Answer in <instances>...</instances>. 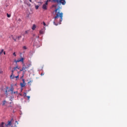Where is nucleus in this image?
<instances>
[{"label": "nucleus", "mask_w": 127, "mask_h": 127, "mask_svg": "<svg viewBox=\"0 0 127 127\" xmlns=\"http://www.w3.org/2000/svg\"><path fill=\"white\" fill-rule=\"evenodd\" d=\"M55 12L56 14V16H55V19H58L60 17V24H61V22H62V20H63V13L61 12L60 11V7H59L57 8H56L55 10Z\"/></svg>", "instance_id": "nucleus-1"}, {"label": "nucleus", "mask_w": 127, "mask_h": 127, "mask_svg": "<svg viewBox=\"0 0 127 127\" xmlns=\"http://www.w3.org/2000/svg\"><path fill=\"white\" fill-rule=\"evenodd\" d=\"M55 2H57V3H60V4H63V5H65L66 4V1L65 0H53Z\"/></svg>", "instance_id": "nucleus-2"}, {"label": "nucleus", "mask_w": 127, "mask_h": 127, "mask_svg": "<svg viewBox=\"0 0 127 127\" xmlns=\"http://www.w3.org/2000/svg\"><path fill=\"white\" fill-rule=\"evenodd\" d=\"M50 0H48L46 1L45 3L43 5L42 8L44 10H47V6H48V1Z\"/></svg>", "instance_id": "nucleus-3"}, {"label": "nucleus", "mask_w": 127, "mask_h": 127, "mask_svg": "<svg viewBox=\"0 0 127 127\" xmlns=\"http://www.w3.org/2000/svg\"><path fill=\"white\" fill-rule=\"evenodd\" d=\"M22 82L20 83V86L21 88H23V87H25V85H26V83H25V81L24 80V79H22Z\"/></svg>", "instance_id": "nucleus-4"}, {"label": "nucleus", "mask_w": 127, "mask_h": 127, "mask_svg": "<svg viewBox=\"0 0 127 127\" xmlns=\"http://www.w3.org/2000/svg\"><path fill=\"white\" fill-rule=\"evenodd\" d=\"M10 86H11V88L9 90H8V92H9L10 91V92H11V94L13 95V90H14V88L13 87V84H10Z\"/></svg>", "instance_id": "nucleus-5"}, {"label": "nucleus", "mask_w": 127, "mask_h": 127, "mask_svg": "<svg viewBox=\"0 0 127 127\" xmlns=\"http://www.w3.org/2000/svg\"><path fill=\"white\" fill-rule=\"evenodd\" d=\"M28 67L25 66V65L24 64H23V67H22V69L20 70V71H23V70H26Z\"/></svg>", "instance_id": "nucleus-6"}, {"label": "nucleus", "mask_w": 127, "mask_h": 127, "mask_svg": "<svg viewBox=\"0 0 127 127\" xmlns=\"http://www.w3.org/2000/svg\"><path fill=\"white\" fill-rule=\"evenodd\" d=\"M10 125H11V121H8V124H5L6 127H7V126H10Z\"/></svg>", "instance_id": "nucleus-7"}, {"label": "nucleus", "mask_w": 127, "mask_h": 127, "mask_svg": "<svg viewBox=\"0 0 127 127\" xmlns=\"http://www.w3.org/2000/svg\"><path fill=\"white\" fill-rule=\"evenodd\" d=\"M24 59L23 58H21V59H20V62H22V63H24Z\"/></svg>", "instance_id": "nucleus-8"}, {"label": "nucleus", "mask_w": 127, "mask_h": 127, "mask_svg": "<svg viewBox=\"0 0 127 127\" xmlns=\"http://www.w3.org/2000/svg\"><path fill=\"white\" fill-rule=\"evenodd\" d=\"M36 28V26L35 25H33V27H32V29L33 30H35V29Z\"/></svg>", "instance_id": "nucleus-9"}, {"label": "nucleus", "mask_w": 127, "mask_h": 127, "mask_svg": "<svg viewBox=\"0 0 127 127\" xmlns=\"http://www.w3.org/2000/svg\"><path fill=\"white\" fill-rule=\"evenodd\" d=\"M3 125H4V123L2 122V123L0 124V127H3Z\"/></svg>", "instance_id": "nucleus-10"}, {"label": "nucleus", "mask_w": 127, "mask_h": 127, "mask_svg": "<svg viewBox=\"0 0 127 127\" xmlns=\"http://www.w3.org/2000/svg\"><path fill=\"white\" fill-rule=\"evenodd\" d=\"M5 94H6V97L8 96V94H7V90L5 91Z\"/></svg>", "instance_id": "nucleus-11"}, {"label": "nucleus", "mask_w": 127, "mask_h": 127, "mask_svg": "<svg viewBox=\"0 0 127 127\" xmlns=\"http://www.w3.org/2000/svg\"><path fill=\"white\" fill-rule=\"evenodd\" d=\"M2 106H4L5 105V103H6V101H5V100L3 101L2 102Z\"/></svg>", "instance_id": "nucleus-12"}, {"label": "nucleus", "mask_w": 127, "mask_h": 127, "mask_svg": "<svg viewBox=\"0 0 127 127\" xmlns=\"http://www.w3.org/2000/svg\"><path fill=\"white\" fill-rule=\"evenodd\" d=\"M2 53H3V49L1 50L0 52V55H1Z\"/></svg>", "instance_id": "nucleus-13"}, {"label": "nucleus", "mask_w": 127, "mask_h": 127, "mask_svg": "<svg viewBox=\"0 0 127 127\" xmlns=\"http://www.w3.org/2000/svg\"><path fill=\"white\" fill-rule=\"evenodd\" d=\"M14 71H15V69H14V67L13 68V69L12 70L11 72H12V75H13V72H14Z\"/></svg>", "instance_id": "nucleus-14"}, {"label": "nucleus", "mask_w": 127, "mask_h": 127, "mask_svg": "<svg viewBox=\"0 0 127 127\" xmlns=\"http://www.w3.org/2000/svg\"><path fill=\"white\" fill-rule=\"evenodd\" d=\"M22 48L24 50H26V49H27V48L26 47V46H23Z\"/></svg>", "instance_id": "nucleus-15"}, {"label": "nucleus", "mask_w": 127, "mask_h": 127, "mask_svg": "<svg viewBox=\"0 0 127 127\" xmlns=\"http://www.w3.org/2000/svg\"><path fill=\"white\" fill-rule=\"evenodd\" d=\"M39 8V5H36L35 6L36 9H38Z\"/></svg>", "instance_id": "nucleus-16"}, {"label": "nucleus", "mask_w": 127, "mask_h": 127, "mask_svg": "<svg viewBox=\"0 0 127 127\" xmlns=\"http://www.w3.org/2000/svg\"><path fill=\"white\" fill-rule=\"evenodd\" d=\"M39 32H40V34H43L44 33L43 31L42 30H40Z\"/></svg>", "instance_id": "nucleus-17"}, {"label": "nucleus", "mask_w": 127, "mask_h": 127, "mask_svg": "<svg viewBox=\"0 0 127 127\" xmlns=\"http://www.w3.org/2000/svg\"><path fill=\"white\" fill-rule=\"evenodd\" d=\"M31 65H32L31 62H30L29 64L28 65V67H30Z\"/></svg>", "instance_id": "nucleus-18"}, {"label": "nucleus", "mask_w": 127, "mask_h": 127, "mask_svg": "<svg viewBox=\"0 0 127 127\" xmlns=\"http://www.w3.org/2000/svg\"><path fill=\"white\" fill-rule=\"evenodd\" d=\"M14 70H16V69H19V68H18V66H16V67H14Z\"/></svg>", "instance_id": "nucleus-19"}, {"label": "nucleus", "mask_w": 127, "mask_h": 127, "mask_svg": "<svg viewBox=\"0 0 127 127\" xmlns=\"http://www.w3.org/2000/svg\"><path fill=\"white\" fill-rule=\"evenodd\" d=\"M11 15H10V14H8V13H7V17H10V16H11Z\"/></svg>", "instance_id": "nucleus-20"}, {"label": "nucleus", "mask_w": 127, "mask_h": 127, "mask_svg": "<svg viewBox=\"0 0 127 127\" xmlns=\"http://www.w3.org/2000/svg\"><path fill=\"white\" fill-rule=\"evenodd\" d=\"M13 56H15V57H16V54H15V52H14V53H13Z\"/></svg>", "instance_id": "nucleus-21"}, {"label": "nucleus", "mask_w": 127, "mask_h": 127, "mask_svg": "<svg viewBox=\"0 0 127 127\" xmlns=\"http://www.w3.org/2000/svg\"><path fill=\"white\" fill-rule=\"evenodd\" d=\"M38 3H39V5H41V4H42V2H38Z\"/></svg>", "instance_id": "nucleus-22"}, {"label": "nucleus", "mask_w": 127, "mask_h": 127, "mask_svg": "<svg viewBox=\"0 0 127 127\" xmlns=\"http://www.w3.org/2000/svg\"><path fill=\"white\" fill-rule=\"evenodd\" d=\"M18 62H20V60H17L16 61V63H17Z\"/></svg>", "instance_id": "nucleus-23"}, {"label": "nucleus", "mask_w": 127, "mask_h": 127, "mask_svg": "<svg viewBox=\"0 0 127 127\" xmlns=\"http://www.w3.org/2000/svg\"><path fill=\"white\" fill-rule=\"evenodd\" d=\"M13 74H12V73L11 74V75H10V78H11V79H13V77H12V75H13Z\"/></svg>", "instance_id": "nucleus-24"}, {"label": "nucleus", "mask_w": 127, "mask_h": 127, "mask_svg": "<svg viewBox=\"0 0 127 127\" xmlns=\"http://www.w3.org/2000/svg\"><path fill=\"white\" fill-rule=\"evenodd\" d=\"M13 94H17V91L13 92Z\"/></svg>", "instance_id": "nucleus-25"}, {"label": "nucleus", "mask_w": 127, "mask_h": 127, "mask_svg": "<svg viewBox=\"0 0 127 127\" xmlns=\"http://www.w3.org/2000/svg\"><path fill=\"white\" fill-rule=\"evenodd\" d=\"M54 24L55 25H58V24H56V23H55V22H54Z\"/></svg>", "instance_id": "nucleus-26"}, {"label": "nucleus", "mask_w": 127, "mask_h": 127, "mask_svg": "<svg viewBox=\"0 0 127 127\" xmlns=\"http://www.w3.org/2000/svg\"><path fill=\"white\" fill-rule=\"evenodd\" d=\"M43 25L44 26H46V24L45 23V22H43Z\"/></svg>", "instance_id": "nucleus-27"}, {"label": "nucleus", "mask_w": 127, "mask_h": 127, "mask_svg": "<svg viewBox=\"0 0 127 127\" xmlns=\"http://www.w3.org/2000/svg\"><path fill=\"white\" fill-rule=\"evenodd\" d=\"M27 98L28 100H29V99H30V96H27Z\"/></svg>", "instance_id": "nucleus-28"}, {"label": "nucleus", "mask_w": 127, "mask_h": 127, "mask_svg": "<svg viewBox=\"0 0 127 127\" xmlns=\"http://www.w3.org/2000/svg\"><path fill=\"white\" fill-rule=\"evenodd\" d=\"M0 74H2V70H0Z\"/></svg>", "instance_id": "nucleus-29"}, {"label": "nucleus", "mask_w": 127, "mask_h": 127, "mask_svg": "<svg viewBox=\"0 0 127 127\" xmlns=\"http://www.w3.org/2000/svg\"><path fill=\"white\" fill-rule=\"evenodd\" d=\"M43 75H44V73H41V76H43Z\"/></svg>", "instance_id": "nucleus-30"}, {"label": "nucleus", "mask_w": 127, "mask_h": 127, "mask_svg": "<svg viewBox=\"0 0 127 127\" xmlns=\"http://www.w3.org/2000/svg\"><path fill=\"white\" fill-rule=\"evenodd\" d=\"M24 96L25 97H26V93H24Z\"/></svg>", "instance_id": "nucleus-31"}, {"label": "nucleus", "mask_w": 127, "mask_h": 127, "mask_svg": "<svg viewBox=\"0 0 127 127\" xmlns=\"http://www.w3.org/2000/svg\"><path fill=\"white\" fill-rule=\"evenodd\" d=\"M4 55H5V52H3Z\"/></svg>", "instance_id": "nucleus-32"}, {"label": "nucleus", "mask_w": 127, "mask_h": 127, "mask_svg": "<svg viewBox=\"0 0 127 127\" xmlns=\"http://www.w3.org/2000/svg\"><path fill=\"white\" fill-rule=\"evenodd\" d=\"M29 1H30V2H32V0H29Z\"/></svg>", "instance_id": "nucleus-33"}, {"label": "nucleus", "mask_w": 127, "mask_h": 127, "mask_svg": "<svg viewBox=\"0 0 127 127\" xmlns=\"http://www.w3.org/2000/svg\"><path fill=\"white\" fill-rule=\"evenodd\" d=\"M15 78H19L18 75V76H15Z\"/></svg>", "instance_id": "nucleus-34"}, {"label": "nucleus", "mask_w": 127, "mask_h": 127, "mask_svg": "<svg viewBox=\"0 0 127 127\" xmlns=\"http://www.w3.org/2000/svg\"><path fill=\"white\" fill-rule=\"evenodd\" d=\"M10 101H12V98H10Z\"/></svg>", "instance_id": "nucleus-35"}, {"label": "nucleus", "mask_w": 127, "mask_h": 127, "mask_svg": "<svg viewBox=\"0 0 127 127\" xmlns=\"http://www.w3.org/2000/svg\"><path fill=\"white\" fill-rule=\"evenodd\" d=\"M20 37H21V36L18 37V38L19 39V38H20Z\"/></svg>", "instance_id": "nucleus-36"}, {"label": "nucleus", "mask_w": 127, "mask_h": 127, "mask_svg": "<svg viewBox=\"0 0 127 127\" xmlns=\"http://www.w3.org/2000/svg\"><path fill=\"white\" fill-rule=\"evenodd\" d=\"M13 40H14V41H16V39H13Z\"/></svg>", "instance_id": "nucleus-37"}, {"label": "nucleus", "mask_w": 127, "mask_h": 127, "mask_svg": "<svg viewBox=\"0 0 127 127\" xmlns=\"http://www.w3.org/2000/svg\"><path fill=\"white\" fill-rule=\"evenodd\" d=\"M15 123L18 124V122H17V121H15Z\"/></svg>", "instance_id": "nucleus-38"}, {"label": "nucleus", "mask_w": 127, "mask_h": 127, "mask_svg": "<svg viewBox=\"0 0 127 127\" xmlns=\"http://www.w3.org/2000/svg\"><path fill=\"white\" fill-rule=\"evenodd\" d=\"M6 89H8V87H6Z\"/></svg>", "instance_id": "nucleus-39"}, {"label": "nucleus", "mask_w": 127, "mask_h": 127, "mask_svg": "<svg viewBox=\"0 0 127 127\" xmlns=\"http://www.w3.org/2000/svg\"><path fill=\"white\" fill-rule=\"evenodd\" d=\"M11 104V102H10V104Z\"/></svg>", "instance_id": "nucleus-40"}]
</instances>
